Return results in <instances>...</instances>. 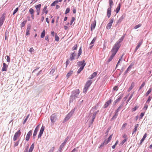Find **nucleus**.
Segmentation results:
<instances>
[{"mask_svg":"<svg viewBox=\"0 0 152 152\" xmlns=\"http://www.w3.org/2000/svg\"><path fill=\"white\" fill-rule=\"evenodd\" d=\"M73 71H71L69 72L66 75V77L67 78L69 77L70 76H71L72 75L73 73Z\"/></svg>","mask_w":152,"mask_h":152,"instance_id":"31","label":"nucleus"},{"mask_svg":"<svg viewBox=\"0 0 152 152\" xmlns=\"http://www.w3.org/2000/svg\"><path fill=\"white\" fill-rule=\"evenodd\" d=\"M145 82H143V83L142 84V85L140 87L139 89V90H140L144 86H145Z\"/></svg>","mask_w":152,"mask_h":152,"instance_id":"42","label":"nucleus"},{"mask_svg":"<svg viewBox=\"0 0 152 152\" xmlns=\"http://www.w3.org/2000/svg\"><path fill=\"white\" fill-rule=\"evenodd\" d=\"M31 29V26L30 25H29L28 26L27 28L26 29V30L28 31H30Z\"/></svg>","mask_w":152,"mask_h":152,"instance_id":"61","label":"nucleus"},{"mask_svg":"<svg viewBox=\"0 0 152 152\" xmlns=\"http://www.w3.org/2000/svg\"><path fill=\"white\" fill-rule=\"evenodd\" d=\"M29 12L31 14V15H34V11L32 8H31L29 10Z\"/></svg>","mask_w":152,"mask_h":152,"instance_id":"27","label":"nucleus"},{"mask_svg":"<svg viewBox=\"0 0 152 152\" xmlns=\"http://www.w3.org/2000/svg\"><path fill=\"white\" fill-rule=\"evenodd\" d=\"M83 66H81L77 71V74H79L80 72L83 69Z\"/></svg>","mask_w":152,"mask_h":152,"instance_id":"33","label":"nucleus"},{"mask_svg":"<svg viewBox=\"0 0 152 152\" xmlns=\"http://www.w3.org/2000/svg\"><path fill=\"white\" fill-rule=\"evenodd\" d=\"M112 26V24H111V23H108L107 24V26H106L107 29H110Z\"/></svg>","mask_w":152,"mask_h":152,"instance_id":"32","label":"nucleus"},{"mask_svg":"<svg viewBox=\"0 0 152 152\" xmlns=\"http://www.w3.org/2000/svg\"><path fill=\"white\" fill-rule=\"evenodd\" d=\"M45 30H44L41 33V37L42 38H43L45 37Z\"/></svg>","mask_w":152,"mask_h":152,"instance_id":"36","label":"nucleus"},{"mask_svg":"<svg viewBox=\"0 0 152 152\" xmlns=\"http://www.w3.org/2000/svg\"><path fill=\"white\" fill-rule=\"evenodd\" d=\"M84 60L82 61H79L77 63V64L79 66H83V68L86 65V63H85Z\"/></svg>","mask_w":152,"mask_h":152,"instance_id":"13","label":"nucleus"},{"mask_svg":"<svg viewBox=\"0 0 152 152\" xmlns=\"http://www.w3.org/2000/svg\"><path fill=\"white\" fill-rule=\"evenodd\" d=\"M32 131H30L27 133L26 136V141H28L30 138V136L32 135Z\"/></svg>","mask_w":152,"mask_h":152,"instance_id":"10","label":"nucleus"},{"mask_svg":"<svg viewBox=\"0 0 152 152\" xmlns=\"http://www.w3.org/2000/svg\"><path fill=\"white\" fill-rule=\"evenodd\" d=\"M96 108V106L93 107L92 109L90 111V114L89 116V126H90V125H91L93 124L96 117V114L99 112V111L98 110L93 113L94 111L95 110V109Z\"/></svg>","mask_w":152,"mask_h":152,"instance_id":"1","label":"nucleus"},{"mask_svg":"<svg viewBox=\"0 0 152 152\" xmlns=\"http://www.w3.org/2000/svg\"><path fill=\"white\" fill-rule=\"evenodd\" d=\"M75 56L76 54L75 53V51L72 53L70 56L69 59L71 61L73 60L74 59V57Z\"/></svg>","mask_w":152,"mask_h":152,"instance_id":"16","label":"nucleus"},{"mask_svg":"<svg viewBox=\"0 0 152 152\" xmlns=\"http://www.w3.org/2000/svg\"><path fill=\"white\" fill-rule=\"evenodd\" d=\"M79 93L80 91L78 89H76L72 91L70 96L69 102H72L75 100L78 97Z\"/></svg>","mask_w":152,"mask_h":152,"instance_id":"2","label":"nucleus"},{"mask_svg":"<svg viewBox=\"0 0 152 152\" xmlns=\"http://www.w3.org/2000/svg\"><path fill=\"white\" fill-rule=\"evenodd\" d=\"M29 116V115H28L26 117V118H25V119H24V121H23V124H24L26 122V121H27V120L28 117Z\"/></svg>","mask_w":152,"mask_h":152,"instance_id":"49","label":"nucleus"},{"mask_svg":"<svg viewBox=\"0 0 152 152\" xmlns=\"http://www.w3.org/2000/svg\"><path fill=\"white\" fill-rule=\"evenodd\" d=\"M111 15V7H110L107 10V16L108 18H110Z\"/></svg>","mask_w":152,"mask_h":152,"instance_id":"18","label":"nucleus"},{"mask_svg":"<svg viewBox=\"0 0 152 152\" xmlns=\"http://www.w3.org/2000/svg\"><path fill=\"white\" fill-rule=\"evenodd\" d=\"M106 142V140H105L103 143H102L100 145L99 148H101L104 146V145H105V143Z\"/></svg>","mask_w":152,"mask_h":152,"instance_id":"43","label":"nucleus"},{"mask_svg":"<svg viewBox=\"0 0 152 152\" xmlns=\"http://www.w3.org/2000/svg\"><path fill=\"white\" fill-rule=\"evenodd\" d=\"M41 6V4H39L34 6V7L36 10V12L37 13V15H39V14Z\"/></svg>","mask_w":152,"mask_h":152,"instance_id":"7","label":"nucleus"},{"mask_svg":"<svg viewBox=\"0 0 152 152\" xmlns=\"http://www.w3.org/2000/svg\"><path fill=\"white\" fill-rule=\"evenodd\" d=\"M34 143H33L31 145V146L30 147V149L29 150L28 152H32L34 147Z\"/></svg>","mask_w":152,"mask_h":152,"instance_id":"23","label":"nucleus"},{"mask_svg":"<svg viewBox=\"0 0 152 152\" xmlns=\"http://www.w3.org/2000/svg\"><path fill=\"white\" fill-rule=\"evenodd\" d=\"M124 35H123L121 38L118 40V41L116 42L113 48L118 51L121 46L120 43L124 39Z\"/></svg>","mask_w":152,"mask_h":152,"instance_id":"3","label":"nucleus"},{"mask_svg":"<svg viewBox=\"0 0 152 152\" xmlns=\"http://www.w3.org/2000/svg\"><path fill=\"white\" fill-rule=\"evenodd\" d=\"M142 25L141 24H138V25H137L135 26V27L134 28L135 29H136L137 28H139Z\"/></svg>","mask_w":152,"mask_h":152,"instance_id":"39","label":"nucleus"},{"mask_svg":"<svg viewBox=\"0 0 152 152\" xmlns=\"http://www.w3.org/2000/svg\"><path fill=\"white\" fill-rule=\"evenodd\" d=\"M134 64H130V65L128 67L126 70L125 71V73H127L128 71L129 70V69H130L133 66V65Z\"/></svg>","mask_w":152,"mask_h":152,"instance_id":"22","label":"nucleus"},{"mask_svg":"<svg viewBox=\"0 0 152 152\" xmlns=\"http://www.w3.org/2000/svg\"><path fill=\"white\" fill-rule=\"evenodd\" d=\"M77 148H75L74 149H73L71 152H77Z\"/></svg>","mask_w":152,"mask_h":152,"instance_id":"64","label":"nucleus"},{"mask_svg":"<svg viewBox=\"0 0 152 152\" xmlns=\"http://www.w3.org/2000/svg\"><path fill=\"white\" fill-rule=\"evenodd\" d=\"M74 111V109L72 110L69 113H68L65 118L64 121H66L68 120L73 114Z\"/></svg>","mask_w":152,"mask_h":152,"instance_id":"6","label":"nucleus"},{"mask_svg":"<svg viewBox=\"0 0 152 152\" xmlns=\"http://www.w3.org/2000/svg\"><path fill=\"white\" fill-rule=\"evenodd\" d=\"M88 88L87 87H86V86H85V87L83 90V92H84V93L86 92L87 91V90Z\"/></svg>","mask_w":152,"mask_h":152,"instance_id":"45","label":"nucleus"},{"mask_svg":"<svg viewBox=\"0 0 152 152\" xmlns=\"http://www.w3.org/2000/svg\"><path fill=\"white\" fill-rule=\"evenodd\" d=\"M55 40L56 41H58L59 40V38L57 35L55 36Z\"/></svg>","mask_w":152,"mask_h":152,"instance_id":"53","label":"nucleus"},{"mask_svg":"<svg viewBox=\"0 0 152 152\" xmlns=\"http://www.w3.org/2000/svg\"><path fill=\"white\" fill-rule=\"evenodd\" d=\"M47 7V6H45L44 7V8L43 10V11L42 12V14H43L44 13V12H45V13L46 14H47L48 13V11L47 10H46Z\"/></svg>","mask_w":152,"mask_h":152,"instance_id":"25","label":"nucleus"},{"mask_svg":"<svg viewBox=\"0 0 152 152\" xmlns=\"http://www.w3.org/2000/svg\"><path fill=\"white\" fill-rule=\"evenodd\" d=\"M39 128V125H38L37 126L36 128L35 129L34 131V135H35V134H37L38 129Z\"/></svg>","mask_w":152,"mask_h":152,"instance_id":"24","label":"nucleus"},{"mask_svg":"<svg viewBox=\"0 0 152 152\" xmlns=\"http://www.w3.org/2000/svg\"><path fill=\"white\" fill-rule=\"evenodd\" d=\"M5 20V17L3 15L0 18V27L2 25Z\"/></svg>","mask_w":152,"mask_h":152,"instance_id":"11","label":"nucleus"},{"mask_svg":"<svg viewBox=\"0 0 152 152\" xmlns=\"http://www.w3.org/2000/svg\"><path fill=\"white\" fill-rule=\"evenodd\" d=\"M55 69H52L51 71H50V75H53V74L54 73V72H55Z\"/></svg>","mask_w":152,"mask_h":152,"instance_id":"44","label":"nucleus"},{"mask_svg":"<svg viewBox=\"0 0 152 152\" xmlns=\"http://www.w3.org/2000/svg\"><path fill=\"white\" fill-rule=\"evenodd\" d=\"M18 7H17L14 10L13 13V15H14L15 13H16L18 11Z\"/></svg>","mask_w":152,"mask_h":152,"instance_id":"50","label":"nucleus"},{"mask_svg":"<svg viewBox=\"0 0 152 152\" xmlns=\"http://www.w3.org/2000/svg\"><path fill=\"white\" fill-rule=\"evenodd\" d=\"M54 150V147L51 148L48 152H53Z\"/></svg>","mask_w":152,"mask_h":152,"instance_id":"63","label":"nucleus"},{"mask_svg":"<svg viewBox=\"0 0 152 152\" xmlns=\"http://www.w3.org/2000/svg\"><path fill=\"white\" fill-rule=\"evenodd\" d=\"M134 86V82H132V83H131V86L129 87V88L128 91H130L133 88Z\"/></svg>","mask_w":152,"mask_h":152,"instance_id":"21","label":"nucleus"},{"mask_svg":"<svg viewBox=\"0 0 152 152\" xmlns=\"http://www.w3.org/2000/svg\"><path fill=\"white\" fill-rule=\"evenodd\" d=\"M148 107V105L145 104V105L144 107L143 108V109L146 110Z\"/></svg>","mask_w":152,"mask_h":152,"instance_id":"60","label":"nucleus"},{"mask_svg":"<svg viewBox=\"0 0 152 152\" xmlns=\"http://www.w3.org/2000/svg\"><path fill=\"white\" fill-rule=\"evenodd\" d=\"M123 104H121L120 105V106L117 109V110H115V112L117 113H118V112L121 110V107H123Z\"/></svg>","mask_w":152,"mask_h":152,"instance_id":"29","label":"nucleus"},{"mask_svg":"<svg viewBox=\"0 0 152 152\" xmlns=\"http://www.w3.org/2000/svg\"><path fill=\"white\" fill-rule=\"evenodd\" d=\"M112 100L111 99H109L104 104V108H107L108 106L110 105L112 102Z\"/></svg>","mask_w":152,"mask_h":152,"instance_id":"9","label":"nucleus"},{"mask_svg":"<svg viewBox=\"0 0 152 152\" xmlns=\"http://www.w3.org/2000/svg\"><path fill=\"white\" fill-rule=\"evenodd\" d=\"M114 20L113 18H111L110 20V22L109 23H111L112 24V23H113Z\"/></svg>","mask_w":152,"mask_h":152,"instance_id":"59","label":"nucleus"},{"mask_svg":"<svg viewBox=\"0 0 152 152\" xmlns=\"http://www.w3.org/2000/svg\"><path fill=\"white\" fill-rule=\"evenodd\" d=\"M69 11L70 10L69 8H67L65 11V14H67V13H69Z\"/></svg>","mask_w":152,"mask_h":152,"instance_id":"58","label":"nucleus"},{"mask_svg":"<svg viewBox=\"0 0 152 152\" xmlns=\"http://www.w3.org/2000/svg\"><path fill=\"white\" fill-rule=\"evenodd\" d=\"M68 137H66V138L64 142L63 143H62L61 145H63V147L64 146V145H65V144L66 142V141H67V140H68Z\"/></svg>","mask_w":152,"mask_h":152,"instance_id":"41","label":"nucleus"},{"mask_svg":"<svg viewBox=\"0 0 152 152\" xmlns=\"http://www.w3.org/2000/svg\"><path fill=\"white\" fill-rule=\"evenodd\" d=\"M26 22L27 20H24L21 23V28L25 26V24L26 23Z\"/></svg>","mask_w":152,"mask_h":152,"instance_id":"35","label":"nucleus"},{"mask_svg":"<svg viewBox=\"0 0 152 152\" xmlns=\"http://www.w3.org/2000/svg\"><path fill=\"white\" fill-rule=\"evenodd\" d=\"M151 100V97L150 96H149L148 97L147 100L146 102V103H149V102Z\"/></svg>","mask_w":152,"mask_h":152,"instance_id":"51","label":"nucleus"},{"mask_svg":"<svg viewBox=\"0 0 152 152\" xmlns=\"http://www.w3.org/2000/svg\"><path fill=\"white\" fill-rule=\"evenodd\" d=\"M19 140L17 142H15V143L14 144V146L15 147H16L18 145L19 143Z\"/></svg>","mask_w":152,"mask_h":152,"instance_id":"56","label":"nucleus"},{"mask_svg":"<svg viewBox=\"0 0 152 152\" xmlns=\"http://www.w3.org/2000/svg\"><path fill=\"white\" fill-rule=\"evenodd\" d=\"M43 132H41V131H39V133L38 134V138H39L42 135V134H43Z\"/></svg>","mask_w":152,"mask_h":152,"instance_id":"52","label":"nucleus"},{"mask_svg":"<svg viewBox=\"0 0 152 152\" xmlns=\"http://www.w3.org/2000/svg\"><path fill=\"white\" fill-rule=\"evenodd\" d=\"M96 23V20H95L91 24V30L92 31L93 29H94L95 27Z\"/></svg>","mask_w":152,"mask_h":152,"instance_id":"14","label":"nucleus"},{"mask_svg":"<svg viewBox=\"0 0 152 152\" xmlns=\"http://www.w3.org/2000/svg\"><path fill=\"white\" fill-rule=\"evenodd\" d=\"M121 7V4H119L118 6L117 7L116 10V12L117 13H118Z\"/></svg>","mask_w":152,"mask_h":152,"instance_id":"30","label":"nucleus"},{"mask_svg":"<svg viewBox=\"0 0 152 152\" xmlns=\"http://www.w3.org/2000/svg\"><path fill=\"white\" fill-rule=\"evenodd\" d=\"M75 18L74 17H72V19L70 22V25H71L72 24L73 22L75 21Z\"/></svg>","mask_w":152,"mask_h":152,"instance_id":"47","label":"nucleus"},{"mask_svg":"<svg viewBox=\"0 0 152 152\" xmlns=\"http://www.w3.org/2000/svg\"><path fill=\"white\" fill-rule=\"evenodd\" d=\"M44 129H45V126H42L41 128V129L40 130V132L41 131V132H44Z\"/></svg>","mask_w":152,"mask_h":152,"instance_id":"55","label":"nucleus"},{"mask_svg":"<svg viewBox=\"0 0 152 152\" xmlns=\"http://www.w3.org/2000/svg\"><path fill=\"white\" fill-rule=\"evenodd\" d=\"M97 73L96 72H94L91 75L90 78L92 79L94 77H95L97 75Z\"/></svg>","mask_w":152,"mask_h":152,"instance_id":"28","label":"nucleus"},{"mask_svg":"<svg viewBox=\"0 0 152 152\" xmlns=\"http://www.w3.org/2000/svg\"><path fill=\"white\" fill-rule=\"evenodd\" d=\"M112 136L113 134H112L108 138L107 140L106 141V142L105 143V145L107 144L110 141Z\"/></svg>","mask_w":152,"mask_h":152,"instance_id":"26","label":"nucleus"},{"mask_svg":"<svg viewBox=\"0 0 152 152\" xmlns=\"http://www.w3.org/2000/svg\"><path fill=\"white\" fill-rule=\"evenodd\" d=\"M152 90V89L151 88H149V90L147 91L146 94V96H147L151 92Z\"/></svg>","mask_w":152,"mask_h":152,"instance_id":"38","label":"nucleus"},{"mask_svg":"<svg viewBox=\"0 0 152 152\" xmlns=\"http://www.w3.org/2000/svg\"><path fill=\"white\" fill-rule=\"evenodd\" d=\"M7 67L8 65H7L6 64L3 63V67L1 71H7Z\"/></svg>","mask_w":152,"mask_h":152,"instance_id":"15","label":"nucleus"},{"mask_svg":"<svg viewBox=\"0 0 152 152\" xmlns=\"http://www.w3.org/2000/svg\"><path fill=\"white\" fill-rule=\"evenodd\" d=\"M96 40V37H94V39H93V40H92V41L91 42V43H90V45H91V44H94Z\"/></svg>","mask_w":152,"mask_h":152,"instance_id":"40","label":"nucleus"},{"mask_svg":"<svg viewBox=\"0 0 152 152\" xmlns=\"http://www.w3.org/2000/svg\"><path fill=\"white\" fill-rule=\"evenodd\" d=\"M142 41H140L138 43V44L137 46H136L135 50V52L137 49L139 48L140 47V45H142Z\"/></svg>","mask_w":152,"mask_h":152,"instance_id":"19","label":"nucleus"},{"mask_svg":"<svg viewBox=\"0 0 152 152\" xmlns=\"http://www.w3.org/2000/svg\"><path fill=\"white\" fill-rule=\"evenodd\" d=\"M44 129H45V126H42L41 128V129L40 130V132L41 131V132H44Z\"/></svg>","mask_w":152,"mask_h":152,"instance_id":"54","label":"nucleus"},{"mask_svg":"<svg viewBox=\"0 0 152 152\" xmlns=\"http://www.w3.org/2000/svg\"><path fill=\"white\" fill-rule=\"evenodd\" d=\"M6 56L7 57V61L8 62H10V57L8 56Z\"/></svg>","mask_w":152,"mask_h":152,"instance_id":"57","label":"nucleus"},{"mask_svg":"<svg viewBox=\"0 0 152 152\" xmlns=\"http://www.w3.org/2000/svg\"><path fill=\"white\" fill-rule=\"evenodd\" d=\"M118 113H117L115 112V114L114 115H113V117L112 118V119L113 120L114 119H115L117 118V117L118 116Z\"/></svg>","mask_w":152,"mask_h":152,"instance_id":"37","label":"nucleus"},{"mask_svg":"<svg viewBox=\"0 0 152 152\" xmlns=\"http://www.w3.org/2000/svg\"><path fill=\"white\" fill-rule=\"evenodd\" d=\"M20 134L21 133L20 130H19L17 132H16L14 135L13 138V140L15 141L16 140L18 137L20 136Z\"/></svg>","mask_w":152,"mask_h":152,"instance_id":"8","label":"nucleus"},{"mask_svg":"<svg viewBox=\"0 0 152 152\" xmlns=\"http://www.w3.org/2000/svg\"><path fill=\"white\" fill-rule=\"evenodd\" d=\"M147 133H145L144 134V135L143 136L142 138L140 140V142L139 144L140 145H141L142 144V142L144 141V140L145 139V138L147 137Z\"/></svg>","mask_w":152,"mask_h":152,"instance_id":"17","label":"nucleus"},{"mask_svg":"<svg viewBox=\"0 0 152 152\" xmlns=\"http://www.w3.org/2000/svg\"><path fill=\"white\" fill-rule=\"evenodd\" d=\"M77 45H75L72 48V50H76L77 49Z\"/></svg>","mask_w":152,"mask_h":152,"instance_id":"48","label":"nucleus"},{"mask_svg":"<svg viewBox=\"0 0 152 152\" xmlns=\"http://www.w3.org/2000/svg\"><path fill=\"white\" fill-rule=\"evenodd\" d=\"M91 83H92L91 80H89L86 83V84L85 85V86H86V87L89 88L90 87V86L91 85Z\"/></svg>","mask_w":152,"mask_h":152,"instance_id":"20","label":"nucleus"},{"mask_svg":"<svg viewBox=\"0 0 152 152\" xmlns=\"http://www.w3.org/2000/svg\"><path fill=\"white\" fill-rule=\"evenodd\" d=\"M123 96V95H121L118 99H117L116 100H115L113 104V106H114L117 103V102H119L120 100L122 98Z\"/></svg>","mask_w":152,"mask_h":152,"instance_id":"12","label":"nucleus"},{"mask_svg":"<svg viewBox=\"0 0 152 152\" xmlns=\"http://www.w3.org/2000/svg\"><path fill=\"white\" fill-rule=\"evenodd\" d=\"M29 51L31 53H32L34 51V50L33 48H31L30 49Z\"/></svg>","mask_w":152,"mask_h":152,"instance_id":"62","label":"nucleus"},{"mask_svg":"<svg viewBox=\"0 0 152 152\" xmlns=\"http://www.w3.org/2000/svg\"><path fill=\"white\" fill-rule=\"evenodd\" d=\"M63 147V145H61L60 146L59 148L58 151H59L60 152H61V151L62 150V148Z\"/></svg>","mask_w":152,"mask_h":152,"instance_id":"46","label":"nucleus"},{"mask_svg":"<svg viewBox=\"0 0 152 152\" xmlns=\"http://www.w3.org/2000/svg\"><path fill=\"white\" fill-rule=\"evenodd\" d=\"M58 115L56 113L52 114L50 117V119L51 121V124H54V123L58 120Z\"/></svg>","mask_w":152,"mask_h":152,"instance_id":"4","label":"nucleus"},{"mask_svg":"<svg viewBox=\"0 0 152 152\" xmlns=\"http://www.w3.org/2000/svg\"><path fill=\"white\" fill-rule=\"evenodd\" d=\"M117 50L113 49L112 48L111 52L112 53V54L110 56V57L109 58L108 60V62H110L113 59V58L114 57L116 54V53Z\"/></svg>","mask_w":152,"mask_h":152,"instance_id":"5","label":"nucleus"},{"mask_svg":"<svg viewBox=\"0 0 152 152\" xmlns=\"http://www.w3.org/2000/svg\"><path fill=\"white\" fill-rule=\"evenodd\" d=\"M139 125L138 124H137L135 125L134 128L133 130L134 132H136L137 130V128L138 127Z\"/></svg>","mask_w":152,"mask_h":152,"instance_id":"34","label":"nucleus"}]
</instances>
